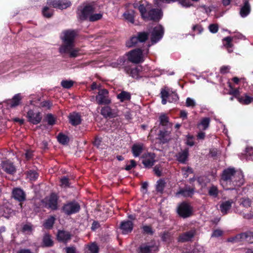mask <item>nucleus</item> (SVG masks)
Wrapping results in <instances>:
<instances>
[{
  "label": "nucleus",
  "instance_id": "46",
  "mask_svg": "<svg viewBox=\"0 0 253 253\" xmlns=\"http://www.w3.org/2000/svg\"><path fill=\"white\" fill-rule=\"evenodd\" d=\"M38 174L34 171H29L27 172V177L30 180H36L38 177Z\"/></svg>",
  "mask_w": 253,
  "mask_h": 253
},
{
  "label": "nucleus",
  "instance_id": "15",
  "mask_svg": "<svg viewBox=\"0 0 253 253\" xmlns=\"http://www.w3.org/2000/svg\"><path fill=\"white\" fill-rule=\"evenodd\" d=\"M196 233L195 229H192L190 231L180 234L178 239V242H185L190 241L194 237Z\"/></svg>",
  "mask_w": 253,
  "mask_h": 253
},
{
  "label": "nucleus",
  "instance_id": "17",
  "mask_svg": "<svg viewBox=\"0 0 253 253\" xmlns=\"http://www.w3.org/2000/svg\"><path fill=\"white\" fill-rule=\"evenodd\" d=\"M27 117L29 121L35 125L39 124L42 120L41 113L40 112L35 113L32 110L28 112Z\"/></svg>",
  "mask_w": 253,
  "mask_h": 253
},
{
  "label": "nucleus",
  "instance_id": "34",
  "mask_svg": "<svg viewBox=\"0 0 253 253\" xmlns=\"http://www.w3.org/2000/svg\"><path fill=\"white\" fill-rule=\"evenodd\" d=\"M157 247L153 245L148 246L142 245L139 248V253H150L153 249H156Z\"/></svg>",
  "mask_w": 253,
  "mask_h": 253
},
{
  "label": "nucleus",
  "instance_id": "38",
  "mask_svg": "<svg viewBox=\"0 0 253 253\" xmlns=\"http://www.w3.org/2000/svg\"><path fill=\"white\" fill-rule=\"evenodd\" d=\"M42 242L43 246L45 247H51L53 245V242L49 234H45L44 235Z\"/></svg>",
  "mask_w": 253,
  "mask_h": 253
},
{
  "label": "nucleus",
  "instance_id": "30",
  "mask_svg": "<svg viewBox=\"0 0 253 253\" xmlns=\"http://www.w3.org/2000/svg\"><path fill=\"white\" fill-rule=\"evenodd\" d=\"M143 150V145L142 144H134L133 145L131 151L133 156L138 157L142 152Z\"/></svg>",
  "mask_w": 253,
  "mask_h": 253
},
{
  "label": "nucleus",
  "instance_id": "19",
  "mask_svg": "<svg viewBox=\"0 0 253 253\" xmlns=\"http://www.w3.org/2000/svg\"><path fill=\"white\" fill-rule=\"evenodd\" d=\"M22 97L20 93L15 94L11 99L7 100L6 103L10 108H14L21 103Z\"/></svg>",
  "mask_w": 253,
  "mask_h": 253
},
{
  "label": "nucleus",
  "instance_id": "47",
  "mask_svg": "<svg viewBox=\"0 0 253 253\" xmlns=\"http://www.w3.org/2000/svg\"><path fill=\"white\" fill-rule=\"evenodd\" d=\"M240 205L248 208L251 206V201L248 198H242L240 200Z\"/></svg>",
  "mask_w": 253,
  "mask_h": 253
},
{
  "label": "nucleus",
  "instance_id": "6",
  "mask_svg": "<svg viewBox=\"0 0 253 253\" xmlns=\"http://www.w3.org/2000/svg\"><path fill=\"white\" fill-rule=\"evenodd\" d=\"M177 212L180 216L187 218L192 215V208L188 204L182 203L178 206Z\"/></svg>",
  "mask_w": 253,
  "mask_h": 253
},
{
  "label": "nucleus",
  "instance_id": "1",
  "mask_svg": "<svg viewBox=\"0 0 253 253\" xmlns=\"http://www.w3.org/2000/svg\"><path fill=\"white\" fill-rule=\"evenodd\" d=\"M78 35L77 31L74 30H66L62 32L60 38L63 44L59 48L61 54H68L70 58H75L80 54V49L75 48L74 42Z\"/></svg>",
  "mask_w": 253,
  "mask_h": 253
},
{
  "label": "nucleus",
  "instance_id": "31",
  "mask_svg": "<svg viewBox=\"0 0 253 253\" xmlns=\"http://www.w3.org/2000/svg\"><path fill=\"white\" fill-rule=\"evenodd\" d=\"M117 98L119 99L121 102L129 101L131 98V94L128 92L122 91L117 95Z\"/></svg>",
  "mask_w": 253,
  "mask_h": 253
},
{
  "label": "nucleus",
  "instance_id": "60",
  "mask_svg": "<svg viewBox=\"0 0 253 253\" xmlns=\"http://www.w3.org/2000/svg\"><path fill=\"white\" fill-rule=\"evenodd\" d=\"M186 106L193 107L195 106V101L191 98H187L186 101Z\"/></svg>",
  "mask_w": 253,
  "mask_h": 253
},
{
  "label": "nucleus",
  "instance_id": "39",
  "mask_svg": "<svg viewBox=\"0 0 253 253\" xmlns=\"http://www.w3.org/2000/svg\"><path fill=\"white\" fill-rule=\"evenodd\" d=\"M11 213V210L4 206L0 207V215L8 218Z\"/></svg>",
  "mask_w": 253,
  "mask_h": 253
},
{
  "label": "nucleus",
  "instance_id": "29",
  "mask_svg": "<svg viewBox=\"0 0 253 253\" xmlns=\"http://www.w3.org/2000/svg\"><path fill=\"white\" fill-rule=\"evenodd\" d=\"M210 122L211 119L209 118H204L197 125V127L199 130H206L209 127Z\"/></svg>",
  "mask_w": 253,
  "mask_h": 253
},
{
  "label": "nucleus",
  "instance_id": "58",
  "mask_svg": "<svg viewBox=\"0 0 253 253\" xmlns=\"http://www.w3.org/2000/svg\"><path fill=\"white\" fill-rule=\"evenodd\" d=\"M230 67L229 66H222L220 68V73L225 74L229 72Z\"/></svg>",
  "mask_w": 253,
  "mask_h": 253
},
{
  "label": "nucleus",
  "instance_id": "21",
  "mask_svg": "<svg viewBox=\"0 0 253 253\" xmlns=\"http://www.w3.org/2000/svg\"><path fill=\"white\" fill-rule=\"evenodd\" d=\"M133 224L131 221H124L120 224V229L124 234L130 232L133 229Z\"/></svg>",
  "mask_w": 253,
  "mask_h": 253
},
{
  "label": "nucleus",
  "instance_id": "56",
  "mask_svg": "<svg viewBox=\"0 0 253 253\" xmlns=\"http://www.w3.org/2000/svg\"><path fill=\"white\" fill-rule=\"evenodd\" d=\"M229 94L233 95L235 98L238 100V97H240L239 90L238 88L232 89L230 91Z\"/></svg>",
  "mask_w": 253,
  "mask_h": 253
},
{
  "label": "nucleus",
  "instance_id": "26",
  "mask_svg": "<svg viewBox=\"0 0 253 253\" xmlns=\"http://www.w3.org/2000/svg\"><path fill=\"white\" fill-rule=\"evenodd\" d=\"M246 232L242 233L237 234L234 237H231L228 239V241L232 243H239L242 242H246Z\"/></svg>",
  "mask_w": 253,
  "mask_h": 253
},
{
  "label": "nucleus",
  "instance_id": "12",
  "mask_svg": "<svg viewBox=\"0 0 253 253\" xmlns=\"http://www.w3.org/2000/svg\"><path fill=\"white\" fill-rule=\"evenodd\" d=\"M94 11V8L92 6L87 5L84 6V7L81 10L78 9V15L80 19L82 20H84L90 16V15L93 13Z\"/></svg>",
  "mask_w": 253,
  "mask_h": 253
},
{
  "label": "nucleus",
  "instance_id": "23",
  "mask_svg": "<svg viewBox=\"0 0 253 253\" xmlns=\"http://www.w3.org/2000/svg\"><path fill=\"white\" fill-rule=\"evenodd\" d=\"M141 70V67H136L135 68H130L127 66L125 67V71L126 74L134 78H137L139 76V73Z\"/></svg>",
  "mask_w": 253,
  "mask_h": 253
},
{
  "label": "nucleus",
  "instance_id": "9",
  "mask_svg": "<svg viewBox=\"0 0 253 253\" xmlns=\"http://www.w3.org/2000/svg\"><path fill=\"white\" fill-rule=\"evenodd\" d=\"M58 197L55 194H52L50 196L44 199L45 207L49 208L52 210H56L58 208Z\"/></svg>",
  "mask_w": 253,
  "mask_h": 253
},
{
  "label": "nucleus",
  "instance_id": "55",
  "mask_svg": "<svg viewBox=\"0 0 253 253\" xmlns=\"http://www.w3.org/2000/svg\"><path fill=\"white\" fill-rule=\"evenodd\" d=\"M60 185L62 187L66 188L69 186V179L68 178L66 177H64L63 178H61L60 180Z\"/></svg>",
  "mask_w": 253,
  "mask_h": 253
},
{
  "label": "nucleus",
  "instance_id": "61",
  "mask_svg": "<svg viewBox=\"0 0 253 253\" xmlns=\"http://www.w3.org/2000/svg\"><path fill=\"white\" fill-rule=\"evenodd\" d=\"M46 117L49 125H53L55 123V119L51 114H47Z\"/></svg>",
  "mask_w": 253,
  "mask_h": 253
},
{
  "label": "nucleus",
  "instance_id": "57",
  "mask_svg": "<svg viewBox=\"0 0 253 253\" xmlns=\"http://www.w3.org/2000/svg\"><path fill=\"white\" fill-rule=\"evenodd\" d=\"M143 231L146 234H153V231L151 226L145 225L142 227Z\"/></svg>",
  "mask_w": 253,
  "mask_h": 253
},
{
  "label": "nucleus",
  "instance_id": "20",
  "mask_svg": "<svg viewBox=\"0 0 253 253\" xmlns=\"http://www.w3.org/2000/svg\"><path fill=\"white\" fill-rule=\"evenodd\" d=\"M160 125L165 129H171L172 124L169 122V117L165 114H161L159 118Z\"/></svg>",
  "mask_w": 253,
  "mask_h": 253
},
{
  "label": "nucleus",
  "instance_id": "13",
  "mask_svg": "<svg viewBox=\"0 0 253 253\" xmlns=\"http://www.w3.org/2000/svg\"><path fill=\"white\" fill-rule=\"evenodd\" d=\"M162 16L161 11L158 8L152 9L149 10L146 15L145 20H151L155 21H159Z\"/></svg>",
  "mask_w": 253,
  "mask_h": 253
},
{
  "label": "nucleus",
  "instance_id": "2",
  "mask_svg": "<svg viewBox=\"0 0 253 253\" xmlns=\"http://www.w3.org/2000/svg\"><path fill=\"white\" fill-rule=\"evenodd\" d=\"M243 181L242 172L236 170L233 168L224 169L220 179L221 185L226 189H233L235 186H239L243 184Z\"/></svg>",
  "mask_w": 253,
  "mask_h": 253
},
{
  "label": "nucleus",
  "instance_id": "63",
  "mask_svg": "<svg viewBox=\"0 0 253 253\" xmlns=\"http://www.w3.org/2000/svg\"><path fill=\"white\" fill-rule=\"evenodd\" d=\"M130 164L129 165H127L126 166L125 168V169L126 170H129L132 169L133 168H134L136 166V163L134 160H131L130 161Z\"/></svg>",
  "mask_w": 253,
  "mask_h": 253
},
{
  "label": "nucleus",
  "instance_id": "33",
  "mask_svg": "<svg viewBox=\"0 0 253 253\" xmlns=\"http://www.w3.org/2000/svg\"><path fill=\"white\" fill-rule=\"evenodd\" d=\"M219 192L218 187L214 185H212L208 188V194L211 197L213 198L217 197Z\"/></svg>",
  "mask_w": 253,
  "mask_h": 253
},
{
  "label": "nucleus",
  "instance_id": "8",
  "mask_svg": "<svg viewBox=\"0 0 253 253\" xmlns=\"http://www.w3.org/2000/svg\"><path fill=\"white\" fill-rule=\"evenodd\" d=\"M47 3L49 6L60 9L67 8L71 5L68 0H48Z\"/></svg>",
  "mask_w": 253,
  "mask_h": 253
},
{
  "label": "nucleus",
  "instance_id": "18",
  "mask_svg": "<svg viewBox=\"0 0 253 253\" xmlns=\"http://www.w3.org/2000/svg\"><path fill=\"white\" fill-rule=\"evenodd\" d=\"M1 167L3 170L8 174H13L16 171L13 164L9 161H3Z\"/></svg>",
  "mask_w": 253,
  "mask_h": 253
},
{
  "label": "nucleus",
  "instance_id": "41",
  "mask_svg": "<svg viewBox=\"0 0 253 253\" xmlns=\"http://www.w3.org/2000/svg\"><path fill=\"white\" fill-rule=\"evenodd\" d=\"M166 186V183L164 180L160 179L157 182L156 190L161 193H163L164 188Z\"/></svg>",
  "mask_w": 253,
  "mask_h": 253
},
{
  "label": "nucleus",
  "instance_id": "22",
  "mask_svg": "<svg viewBox=\"0 0 253 253\" xmlns=\"http://www.w3.org/2000/svg\"><path fill=\"white\" fill-rule=\"evenodd\" d=\"M189 150L185 149L179 152L176 155L177 160L182 164H184L188 160Z\"/></svg>",
  "mask_w": 253,
  "mask_h": 253
},
{
  "label": "nucleus",
  "instance_id": "37",
  "mask_svg": "<svg viewBox=\"0 0 253 253\" xmlns=\"http://www.w3.org/2000/svg\"><path fill=\"white\" fill-rule=\"evenodd\" d=\"M194 193L193 189H184L180 190L176 193V196L181 195L184 197L191 196Z\"/></svg>",
  "mask_w": 253,
  "mask_h": 253
},
{
  "label": "nucleus",
  "instance_id": "53",
  "mask_svg": "<svg viewBox=\"0 0 253 253\" xmlns=\"http://www.w3.org/2000/svg\"><path fill=\"white\" fill-rule=\"evenodd\" d=\"M246 242L249 243H253V232L248 231L246 232Z\"/></svg>",
  "mask_w": 253,
  "mask_h": 253
},
{
  "label": "nucleus",
  "instance_id": "7",
  "mask_svg": "<svg viewBox=\"0 0 253 253\" xmlns=\"http://www.w3.org/2000/svg\"><path fill=\"white\" fill-rule=\"evenodd\" d=\"M161 98H162V103L163 104H166L167 101L170 102L176 101L178 99L177 94L175 92L169 93L166 89H163L161 92Z\"/></svg>",
  "mask_w": 253,
  "mask_h": 253
},
{
  "label": "nucleus",
  "instance_id": "11",
  "mask_svg": "<svg viewBox=\"0 0 253 253\" xmlns=\"http://www.w3.org/2000/svg\"><path fill=\"white\" fill-rule=\"evenodd\" d=\"M155 157L156 156L154 153H145L141 157L142 163L145 167L151 168L154 165Z\"/></svg>",
  "mask_w": 253,
  "mask_h": 253
},
{
  "label": "nucleus",
  "instance_id": "52",
  "mask_svg": "<svg viewBox=\"0 0 253 253\" xmlns=\"http://www.w3.org/2000/svg\"><path fill=\"white\" fill-rule=\"evenodd\" d=\"M88 250L91 253H97L98 252V247L94 243H92L88 246Z\"/></svg>",
  "mask_w": 253,
  "mask_h": 253
},
{
  "label": "nucleus",
  "instance_id": "4",
  "mask_svg": "<svg viewBox=\"0 0 253 253\" xmlns=\"http://www.w3.org/2000/svg\"><path fill=\"white\" fill-rule=\"evenodd\" d=\"M80 206L76 202H71L65 204L62 207L63 212L67 215H70L78 212Z\"/></svg>",
  "mask_w": 253,
  "mask_h": 253
},
{
  "label": "nucleus",
  "instance_id": "42",
  "mask_svg": "<svg viewBox=\"0 0 253 253\" xmlns=\"http://www.w3.org/2000/svg\"><path fill=\"white\" fill-rule=\"evenodd\" d=\"M134 13L133 11H127L124 14V17L128 21L131 23H134Z\"/></svg>",
  "mask_w": 253,
  "mask_h": 253
},
{
  "label": "nucleus",
  "instance_id": "10",
  "mask_svg": "<svg viewBox=\"0 0 253 253\" xmlns=\"http://www.w3.org/2000/svg\"><path fill=\"white\" fill-rule=\"evenodd\" d=\"M164 32V28L161 25H158L153 29L151 36L152 44L156 43L162 38Z\"/></svg>",
  "mask_w": 253,
  "mask_h": 253
},
{
  "label": "nucleus",
  "instance_id": "49",
  "mask_svg": "<svg viewBox=\"0 0 253 253\" xmlns=\"http://www.w3.org/2000/svg\"><path fill=\"white\" fill-rule=\"evenodd\" d=\"M161 238L163 241L169 242L171 241V236L170 233L165 232L162 234Z\"/></svg>",
  "mask_w": 253,
  "mask_h": 253
},
{
  "label": "nucleus",
  "instance_id": "59",
  "mask_svg": "<svg viewBox=\"0 0 253 253\" xmlns=\"http://www.w3.org/2000/svg\"><path fill=\"white\" fill-rule=\"evenodd\" d=\"M210 32L212 33H216L217 32L218 30V27L217 24H211L209 27Z\"/></svg>",
  "mask_w": 253,
  "mask_h": 253
},
{
  "label": "nucleus",
  "instance_id": "50",
  "mask_svg": "<svg viewBox=\"0 0 253 253\" xmlns=\"http://www.w3.org/2000/svg\"><path fill=\"white\" fill-rule=\"evenodd\" d=\"M102 17V15L101 13L91 14L88 17L89 21H95L100 19Z\"/></svg>",
  "mask_w": 253,
  "mask_h": 253
},
{
  "label": "nucleus",
  "instance_id": "32",
  "mask_svg": "<svg viewBox=\"0 0 253 253\" xmlns=\"http://www.w3.org/2000/svg\"><path fill=\"white\" fill-rule=\"evenodd\" d=\"M238 101L243 104L248 105L253 101V97L249 96L247 94L238 97Z\"/></svg>",
  "mask_w": 253,
  "mask_h": 253
},
{
  "label": "nucleus",
  "instance_id": "5",
  "mask_svg": "<svg viewBox=\"0 0 253 253\" xmlns=\"http://www.w3.org/2000/svg\"><path fill=\"white\" fill-rule=\"evenodd\" d=\"M109 92L106 89H99L97 95L96 96L97 103L99 104L107 105L111 102L108 96Z\"/></svg>",
  "mask_w": 253,
  "mask_h": 253
},
{
  "label": "nucleus",
  "instance_id": "45",
  "mask_svg": "<svg viewBox=\"0 0 253 253\" xmlns=\"http://www.w3.org/2000/svg\"><path fill=\"white\" fill-rule=\"evenodd\" d=\"M55 221V218L51 216L46 220L43 225L46 228H50L52 227Z\"/></svg>",
  "mask_w": 253,
  "mask_h": 253
},
{
  "label": "nucleus",
  "instance_id": "54",
  "mask_svg": "<svg viewBox=\"0 0 253 253\" xmlns=\"http://www.w3.org/2000/svg\"><path fill=\"white\" fill-rule=\"evenodd\" d=\"M192 30L195 33L199 34L203 32V28L201 25L197 24L193 26Z\"/></svg>",
  "mask_w": 253,
  "mask_h": 253
},
{
  "label": "nucleus",
  "instance_id": "40",
  "mask_svg": "<svg viewBox=\"0 0 253 253\" xmlns=\"http://www.w3.org/2000/svg\"><path fill=\"white\" fill-rule=\"evenodd\" d=\"M232 38L230 37H228L223 39V44L224 46L226 47L228 49V51L229 52H232V50L229 49L230 48L232 47Z\"/></svg>",
  "mask_w": 253,
  "mask_h": 253
},
{
  "label": "nucleus",
  "instance_id": "44",
  "mask_svg": "<svg viewBox=\"0 0 253 253\" xmlns=\"http://www.w3.org/2000/svg\"><path fill=\"white\" fill-rule=\"evenodd\" d=\"M53 11L47 6L43 7L42 11L43 15L46 18H50L53 15Z\"/></svg>",
  "mask_w": 253,
  "mask_h": 253
},
{
  "label": "nucleus",
  "instance_id": "14",
  "mask_svg": "<svg viewBox=\"0 0 253 253\" xmlns=\"http://www.w3.org/2000/svg\"><path fill=\"white\" fill-rule=\"evenodd\" d=\"M148 34L147 33H140L138 34L137 37H132L129 42L127 43L128 46L131 47L134 45L138 41L140 42H144L147 40Z\"/></svg>",
  "mask_w": 253,
  "mask_h": 253
},
{
  "label": "nucleus",
  "instance_id": "51",
  "mask_svg": "<svg viewBox=\"0 0 253 253\" xmlns=\"http://www.w3.org/2000/svg\"><path fill=\"white\" fill-rule=\"evenodd\" d=\"M138 9L139 10L140 12L141 13V16L143 17V19L145 18L146 17V15L147 14V12L146 11V8L144 6L143 4H140L138 7Z\"/></svg>",
  "mask_w": 253,
  "mask_h": 253
},
{
  "label": "nucleus",
  "instance_id": "16",
  "mask_svg": "<svg viewBox=\"0 0 253 253\" xmlns=\"http://www.w3.org/2000/svg\"><path fill=\"white\" fill-rule=\"evenodd\" d=\"M171 129H165L160 130L158 134V138L163 143H166L171 139Z\"/></svg>",
  "mask_w": 253,
  "mask_h": 253
},
{
  "label": "nucleus",
  "instance_id": "27",
  "mask_svg": "<svg viewBox=\"0 0 253 253\" xmlns=\"http://www.w3.org/2000/svg\"><path fill=\"white\" fill-rule=\"evenodd\" d=\"M69 122L73 126H77L81 124V116L76 113H73L69 116Z\"/></svg>",
  "mask_w": 253,
  "mask_h": 253
},
{
  "label": "nucleus",
  "instance_id": "43",
  "mask_svg": "<svg viewBox=\"0 0 253 253\" xmlns=\"http://www.w3.org/2000/svg\"><path fill=\"white\" fill-rule=\"evenodd\" d=\"M58 141L62 144H67L69 142L68 137L62 133H60L58 134L57 136Z\"/></svg>",
  "mask_w": 253,
  "mask_h": 253
},
{
  "label": "nucleus",
  "instance_id": "64",
  "mask_svg": "<svg viewBox=\"0 0 253 253\" xmlns=\"http://www.w3.org/2000/svg\"><path fill=\"white\" fill-rule=\"evenodd\" d=\"M222 234H223L222 231H221L220 229H216V230H215L213 232V233L211 235V237H220L222 235Z\"/></svg>",
  "mask_w": 253,
  "mask_h": 253
},
{
  "label": "nucleus",
  "instance_id": "62",
  "mask_svg": "<svg viewBox=\"0 0 253 253\" xmlns=\"http://www.w3.org/2000/svg\"><path fill=\"white\" fill-rule=\"evenodd\" d=\"M187 141H186V144L187 145L192 146L194 145V142L193 141L194 137L191 135H187Z\"/></svg>",
  "mask_w": 253,
  "mask_h": 253
},
{
  "label": "nucleus",
  "instance_id": "28",
  "mask_svg": "<svg viewBox=\"0 0 253 253\" xmlns=\"http://www.w3.org/2000/svg\"><path fill=\"white\" fill-rule=\"evenodd\" d=\"M71 238L70 234L67 231H59L57 234V239L63 242H66Z\"/></svg>",
  "mask_w": 253,
  "mask_h": 253
},
{
  "label": "nucleus",
  "instance_id": "25",
  "mask_svg": "<svg viewBox=\"0 0 253 253\" xmlns=\"http://www.w3.org/2000/svg\"><path fill=\"white\" fill-rule=\"evenodd\" d=\"M12 194L14 198L19 202L23 201L25 200V194L21 189L16 188L14 189Z\"/></svg>",
  "mask_w": 253,
  "mask_h": 253
},
{
  "label": "nucleus",
  "instance_id": "48",
  "mask_svg": "<svg viewBox=\"0 0 253 253\" xmlns=\"http://www.w3.org/2000/svg\"><path fill=\"white\" fill-rule=\"evenodd\" d=\"M74 82L72 81L63 80L61 84L64 88H70L73 85Z\"/></svg>",
  "mask_w": 253,
  "mask_h": 253
},
{
  "label": "nucleus",
  "instance_id": "35",
  "mask_svg": "<svg viewBox=\"0 0 253 253\" xmlns=\"http://www.w3.org/2000/svg\"><path fill=\"white\" fill-rule=\"evenodd\" d=\"M250 12V6L248 1H245L244 6H243L240 10V15L242 17H245L247 16Z\"/></svg>",
  "mask_w": 253,
  "mask_h": 253
},
{
  "label": "nucleus",
  "instance_id": "36",
  "mask_svg": "<svg viewBox=\"0 0 253 253\" xmlns=\"http://www.w3.org/2000/svg\"><path fill=\"white\" fill-rule=\"evenodd\" d=\"M101 114L105 117H114L111 108L109 106H105L101 109Z\"/></svg>",
  "mask_w": 253,
  "mask_h": 253
},
{
  "label": "nucleus",
  "instance_id": "24",
  "mask_svg": "<svg viewBox=\"0 0 253 253\" xmlns=\"http://www.w3.org/2000/svg\"><path fill=\"white\" fill-rule=\"evenodd\" d=\"M233 202L232 200H230L221 203L220 205L221 212L223 214H227L229 210L231 209Z\"/></svg>",
  "mask_w": 253,
  "mask_h": 253
},
{
  "label": "nucleus",
  "instance_id": "3",
  "mask_svg": "<svg viewBox=\"0 0 253 253\" xmlns=\"http://www.w3.org/2000/svg\"><path fill=\"white\" fill-rule=\"evenodd\" d=\"M128 59L132 63L137 64L144 61L142 51L140 49H136L127 53Z\"/></svg>",
  "mask_w": 253,
  "mask_h": 253
}]
</instances>
